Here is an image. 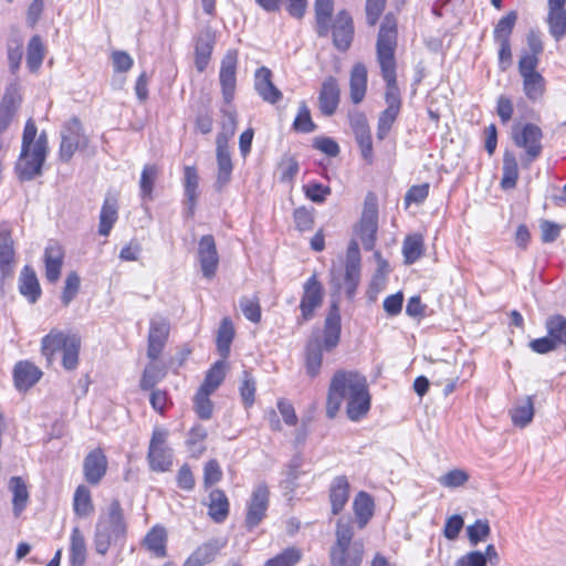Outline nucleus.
<instances>
[{
  "mask_svg": "<svg viewBox=\"0 0 566 566\" xmlns=\"http://www.w3.org/2000/svg\"><path fill=\"white\" fill-rule=\"evenodd\" d=\"M537 61L534 56H521L518 61V73L523 80V92L532 101H539L546 90V81L536 71Z\"/></svg>",
  "mask_w": 566,
  "mask_h": 566,
  "instance_id": "nucleus-9",
  "label": "nucleus"
},
{
  "mask_svg": "<svg viewBox=\"0 0 566 566\" xmlns=\"http://www.w3.org/2000/svg\"><path fill=\"white\" fill-rule=\"evenodd\" d=\"M406 264H413L423 254V239L420 234L408 235L402 243Z\"/></svg>",
  "mask_w": 566,
  "mask_h": 566,
  "instance_id": "nucleus-46",
  "label": "nucleus"
},
{
  "mask_svg": "<svg viewBox=\"0 0 566 566\" xmlns=\"http://www.w3.org/2000/svg\"><path fill=\"white\" fill-rule=\"evenodd\" d=\"M107 458L101 449L92 450L84 459L83 472L87 483L96 485L106 474Z\"/></svg>",
  "mask_w": 566,
  "mask_h": 566,
  "instance_id": "nucleus-21",
  "label": "nucleus"
},
{
  "mask_svg": "<svg viewBox=\"0 0 566 566\" xmlns=\"http://www.w3.org/2000/svg\"><path fill=\"white\" fill-rule=\"evenodd\" d=\"M377 233V209L374 203H365V209L359 224V237L365 250L370 251L375 247Z\"/></svg>",
  "mask_w": 566,
  "mask_h": 566,
  "instance_id": "nucleus-23",
  "label": "nucleus"
},
{
  "mask_svg": "<svg viewBox=\"0 0 566 566\" xmlns=\"http://www.w3.org/2000/svg\"><path fill=\"white\" fill-rule=\"evenodd\" d=\"M81 279L76 272H70L65 279L64 289L61 295V301L64 306H67L76 296L80 291Z\"/></svg>",
  "mask_w": 566,
  "mask_h": 566,
  "instance_id": "nucleus-58",
  "label": "nucleus"
},
{
  "mask_svg": "<svg viewBox=\"0 0 566 566\" xmlns=\"http://www.w3.org/2000/svg\"><path fill=\"white\" fill-rule=\"evenodd\" d=\"M304 193L307 199L315 203L325 202L326 198L331 195L332 190L328 186L319 182H308L303 186Z\"/></svg>",
  "mask_w": 566,
  "mask_h": 566,
  "instance_id": "nucleus-59",
  "label": "nucleus"
},
{
  "mask_svg": "<svg viewBox=\"0 0 566 566\" xmlns=\"http://www.w3.org/2000/svg\"><path fill=\"white\" fill-rule=\"evenodd\" d=\"M316 32L321 38L328 35L331 30V18L334 10L333 0H315Z\"/></svg>",
  "mask_w": 566,
  "mask_h": 566,
  "instance_id": "nucleus-36",
  "label": "nucleus"
},
{
  "mask_svg": "<svg viewBox=\"0 0 566 566\" xmlns=\"http://www.w3.org/2000/svg\"><path fill=\"white\" fill-rule=\"evenodd\" d=\"M339 103V87L336 78H326L319 92V108L324 115L331 116L335 113Z\"/></svg>",
  "mask_w": 566,
  "mask_h": 566,
  "instance_id": "nucleus-29",
  "label": "nucleus"
},
{
  "mask_svg": "<svg viewBox=\"0 0 566 566\" xmlns=\"http://www.w3.org/2000/svg\"><path fill=\"white\" fill-rule=\"evenodd\" d=\"M548 13L546 22L551 35L560 41L566 34V0H547Z\"/></svg>",
  "mask_w": 566,
  "mask_h": 566,
  "instance_id": "nucleus-22",
  "label": "nucleus"
},
{
  "mask_svg": "<svg viewBox=\"0 0 566 566\" xmlns=\"http://www.w3.org/2000/svg\"><path fill=\"white\" fill-rule=\"evenodd\" d=\"M234 337V327L229 317H224L217 333V348L220 356L226 359L230 354V346Z\"/></svg>",
  "mask_w": 566,
  "mask_h": 566,
  "instance_id": "nucleus-43",
  "label": "nucleus"
},
{
  "mask_svg": "<svg viewBox=\"0 0 566 566\" xmlns=\"http://www.w3.org/2000/svg\"><path fill=\"white\" fill-rule=\"evenodd\" d=\"M73 510L78 517H87L94 513L91 491L85 485H78L73 497Z\"/></svg>",
  "mask_w": 566,
  "mask_h": 566,
  "instance_id": "nucleus-42",
  "label": "nucleus"
},
{
  "mask_svg": "<svg viewBox=\"0 0 566 566\" xmlns=\"http://www.w3.org/2000/svg\"><path fill=\"white\" fill-rule=\"evenodd\" d=\"M542 129L532 123L525 124L521 129L515 128L513 132V140L516 146L524 148L526 151V161L531 164L542 154Z\"/></svg>",
  "mask_w": 566,
  "mask_h": 566,
  "instance_id": "nucleus-11",
  "label": "nucleus"
},
{
  "mask_svg": "<svg viewBox=\"0 0 566 566\" xmlns=\"http://www.w3.org/2000/svg\"><path fill=\"white\" fill-rule=\"evenodd\" d=\"M214 45V32L211 28L202 29L195 44V64L199 72H203L208 66Z\"/></svg>",
  "mask_w": 566,
  "mask_h": 566,
  "instance_id": "nucleus-24",
  "label": "nucleus"
},
{
  "mask_svg": "<svg viewBox=\"0 0 566 566\" xmlns=\"http://www.w3.org/2000/svg\"><path fill=\"white\" fill-rule=\"evenodd\" d=\"M239 303L247 319L252 323H259L261 321V306L256 297L250 298L243 296L240 298Z\"/></svg>",
  "mask_w": 566,
  "mask_h": 566,
  "instance_id": "nucleus-60",
  "label": "nucleus"
},
{
  "mask_svg": "<svg viewBox=\"0 0 566 566\" xmlns=\"http://www.w3.org/2000/svg\"><path fill=\"white\" fill-rule=\"evenodd\" d=\"M350 99L354 104L363 102L367 91V67L363 63L354 64L349 77Z\"/></svg>",
  "mask_w": 566,
  "mask_h": 566,
  "instance_id": "nucleus-32",
  "label": "nucleus"
},
{
  "mask_svg": "<svg viewBox=\"0 0 566 566\" xmlns=\"http://www.w3.org/2000/svg\"><path fill=\"white\" fill-rule=\"evenodd\" d=\"M349 125L360 148L363 159L367 164H371L374 160L373 140L366 115L360 112L350 113Z\"/></svg>",
  "mask_w": 566,
  "mask_h": 566,
  "instance_id": "nucleus-15",
  "label": "nucleus"
},
{
  "mask_svg": "<svg viewBox=\"0 0 566 566\" xmlns=\"http://www.w3.org/2000/svg\"><path fill=\"white\" fill-rule=\"evenodd\" d=\"M19 292L30 302L35 303L41 296V286L34 269L24 265L19 276Z\"/></svg>",
  "mask_w": 566,
  "mask_h": 566,
  "instance_id": "nucleus-30",
  "label": "nucleus"
},
{
  "mask_svg": "<svg viewBox=\"0 0 566 566\" xmlns=\"http://www.w3.org/2000/svg\"><path fill=\"white\" fill-rule=\"evenodd\" d=\"M223 545L217 539L203 543L186 559L182 566H203L211 563Z\"/></svg>",
  "mask_w": 566,
  "mask_h": 566,
  "instance_id": "nucleus-34",
  "label": "nucleus"
},
{
  "mask_svg": "<svg viewBox=\"0 0 566 566\" xmlns=\"http://www.w3.org/2000/svg\"><path fill=\"white\" fill-rule=\"evenodd\" d=\"M159 175V168L154 164L144 166L139 180L140 197L143 200L153 199V190Z\"/></svg>",
  "mask_w": 566,
  "mask_h": 566,
  "instance_id": "nucleus-45",
  "label": "nucleus"
},
{
  "mask_svg": "<svg viewBox=\"0 0 566 566\" xmlns=\"http://www.w3.org/2000/svg\"><path fill=\"white\" fill-rule=\"evenodd\" d=\"M227 363L224 359L216 361L208 370L201 388L213 392L226 377Z\"/></svg>",
  "mask_w": 566,
  "mask_h": 566,
  "instance_id": "nucleus-50",
  "label": "nucleus"
},
{
  "mask_svg": "<svg viewBox=\"0 0 566 566\" xmlns=\"http://www.w3.org/2000/svg\"><path fill=\"white\" fill-rule=\"evenodd\" d=\"M490 525L485 520H478L467 528L469 541L472 545L485 539L490 535Z\"/></svg>",
  "mask_w": 566,
  "mask_h": 566,
  "instance_id": "nucleus-62",
  "label": "nucleus"
},
{
  "mask_svg": "<svg viewBox=\"0 0 566 566\" xmlns=\"http://www.w3.org/2000/svg\"><path fill=\"white\" fill-rule=\"evenodd\" d=\"M211 394V391L200 387L193 399L195 410L197 415L199 416V418L205 420L210 419L212 416L213 406L212 401L209 398Z\"/></svg>",
  "mask_w": 566,
  "mask_h": 566,
  "instance_id": "nucleus-54",
  "label": "nucleus"
},
{
  "mask_svg": "<svg viewBox=\"0 0 566 566\" xmlns=\"http://www.w3.org/2000/svg\"><path fill=\"white\" fill-rule=\"evenodd\" d=\"M360 280V253L357 242L352 241L346 252L345 286L348 296L355 294Z\"/></svg>",
  "mask_w": 566,
  "mask_h": 566,
  "instance_id": "nucleus-19",
  "label": "nucleus"
},
{
  "mask_svg": "<svg viewBox=\"0 0 566 566\" xmlns=\"http://www.w3.org/2000/svg\"><path fill=\"white\" fill-rule=\"evenodd\" d=\"M349 499V482L345 475L336 476L329 489V500L333 514H338Z\"/></svg>",
  "mask_w": 566,
  "mask_h": 566,
  "instance_id": "nucleus-33",
  "label": "nucleus"
},
{
  "mask_svg": "<svg viewBox=\"0 0 566 566\" xmlns=\"http://www.w3.org/2000/svg\"><path fill=\"white\" fill-rule=\"evenodd\" d=\"M207 438V430L201 427L197 426L193 427L190 432L187 440V444L191 452L201 454L205 451V447L201 444L202 441Z\"/></svg>",
  "mask_w": 566,
  "mask_h": 566,
  "instance_id": "nucleus-63",
  "label": "nucleus"
},
{
  "mask_svg": "<svg viewBox=\"0 0 566 566\" xmlns=\"http://www.w3.org/2000/svg\"><path fill=\"white\" fill-rule=\"evenodd\" d=\"M168 431L160 428H155L149 441L147 460L150 470L155 472H167L172 468L174 452L168 447Z\"/></svg>",
  "mask_w": 566,
  "mask_h": 566,
  "instance_id": "nucleus-8",
  "label": "nucleus"
},
{
  "mask_svg": "<svg viewBox=\"0 0 566 566\" xmlns=\"http://www.w3.org/2000/svg\"><path fill=\"white\" fill-rule=\"evenodd\" d=\"M512 422L520 427H526L534 417V403L532 397H526L516 402L510 411Z\"/></svg>",
  "mask_w": 566,
  "mask_h": 566,
  "instance_id": "nucleus-40",
  "label": "nucleus"
},
{
  "mask_svg": "<svg viewBox=\"0 0 566 566\" xmlns=\"http://www.w3.org/2000/svg\"><path fill=\"white\" fill-rule=\"evenodd\" d=\"M198 261L203 276L212 279L219 265V255L214 238L211 234L203 235L199 240Z\"/></svg>",
  "mask_w": 566,
  "mask_h": 566,
  "instance_id": "nucleus-16",
  "label": "nucleus"
},
{
  "mask_svg": "<svg viewBox=\"0 0 566 566\" xmlns=\"http://www.w3.org/2000/svg\"><path fill=\"white\" fill-rule=\"evenodd\" d=\"M86 145L85 136L80 119L72 118L66 122L61 130V145L59 156L61 160L69 161L75 151Z\"/></svg>",
  "mask_w": 566,
  "mask_h": 566,
  "instance_id": "nucleus-13",
  "label": "nucleus"
},
{
  "mask_svg": "<svg viewBox=\"0 0 566 566\" xmlns=\"http://www.w3.org/2000/svg\"><path fill=\"white\" fill-rule=\"evenodd\" d=\"M374 506V500L367 492L360 491L356 495L353 509L360 528H363L373 516Z\"/></svg>",
  "mask_w": 566,
  "mask_h": 566,
  "instance_id": "nucleus-39",
  "label": "nucleus"
},
{
  "mask_svg": "<svg viewBox=\"0 0 566 566\" xmlns=\"http://www.w3.org/2000/svg\"><path fill=\"white\" fill-rule=\"evenodd\" d=\"M208 515L216 522L222 523L229 515L230 503L222 490H212L209 494Z\"/></svg>",
  "mask_w": 566,
  "mask_h": 566,
  "instance_id": "nucleus-35",
  "label": "nucleus"
},
{
  "mask_svg": "<svg viewBox=\"0 0 566 566\" xmlns=\"http://www.w3.org/2000/svg\"><path fill=\"white\" fill-rule=\"evenodd\" d=\"M397 35V21L391 14H387L381 22L376 43L377 62L380 67L381 77L386 83L385 101L387 104V107L380 113L378 118L377 138L380 140L390 132L401 108L395 56Z\"/></svg>",
  "mask_w": 566,
  "mask_h": 566,
  "instance_id": "nucleus-1",
  "label": "nucleus"
},
{
  "mask_svg": "<svg viewBox=\"0 0 566 566\" xmlns=\"http://www.w3.org/2000/svg\"><path fill=\"white\" fill-rule=\"evenodd\" d=\"M270 491L264 482L258 483L247 503L245 525L249 530L256 527L266 515Z\"/></svg>",
  "mask_w": 566,
  "mask_h": 566,
  "instance_id": "nucleus-12",
  "label": "nucleus"
},
{
  "mask_svg": "<svg viewBox=\"0 0 566 566\" xmlns=\"http://www.w3.org/2000/svg\"><path fill=\"white\" fill-rule=\"evenodd\" d=\"M64 260L63 248L54 242L44 250L45 279L50 283H56L60 279Z\"/></svg>",
  "mask_w": 566,
  "mask_h": 566,
  "instance_id": "nucleus-26",
  "label": "nucleus"
},
{
  "mask_svg": "<svg viewBox=\"0 0 566 566\" xmlns=\"http://www.w3.org/2000/svg\"><path fill=\"white\" fill-rule=\"evenodd\" d=\"M199 186V176L197 169L192 166H187L184 169V188L185 196L187 201L189 202V208L192 211L196 200H197V190Z\"/></svg>",
  "mask_w": 566,
  "mask_h": 566,
  "instance_id": "nucleus-48",
  "label": "nucleus"
},
{
  "mask_svg": "<svg viewBox=\"0 0 566 566\" xmlns=\"http://www.w3.org/2000/svg\"><path fill=\"white\" fill-rule=\"evenodd\" d=\"M346 403V415L352 421H359L370 410L371 396L365 376L352 370H337L332 377L326 402V415L333 419Z\"/></svg>",
  "mask_w": 566,
  "mask_h": 566,
  "instance_id": "nucleus-2",
  "label": "nucleus"
},
{
  "mask_svg": "<svg viewBox=\"0 0 566 566\" xmlns=\"http://www.w3.org/2000/svg\"><path fill=\"white\" fill-rule=\"evenodd\" d=\"M342 318L337 304H333L324 321L321 333H313L305 347L306 374L314 378L319 374L323 353H332L340 342Z\"/></svg>",
  "mask_w": 566,
  "mask_h": 566,
  "instance_id": "nucleus-3",
  "label": "nucleus"
},
{
  "mask_svg": "<svg viewBox=\"0 0 566 566\" xmlns=\"http://www.w3.org/2000/svg\"><path fill=\"white\" fill-rule=\"evenodd\" d=\"M169 323L163 317H154L150 319L148 333L147 356L151 360H156L161 354L169 335Z\"/></svg>",
  "mask_w": 566,
  "mask_h": 566,
  "instance_id": "nucleus-17",
  "label": "nucleus"
},
{
  "mask_svg": "<svg viewBox=\"0 0 566 566\" xmlns=\"http://www.w3.org/2000/svg\"><path fill=\"white\" fill-rule=\"evenodd\" d=\"M15 263L14 243L11 231L7 228L0 229V272L3 279L13 274Z\"/></svg>",
  "mask_w": 566,
  "mask_h": 566,
  "instance_id": "nucleus-25",
  "label": "nucleus"
},
{
  "mask_svg": "<svg viewBox=\"0 0 566 566\" xmlns=\"http://www.w3.org/2000/svg\"><path fill=\"white\" fill-rule=\"evenodd\" d=\"M256 381L248 370L243 371V379L240 386V396L244 407L249 408L254 403Z\"/></svg>",
  "mask_w": 566,
  "mask_h": 566,
  "instance_id": "nucleus-55",
  "label": "nucleus"
},
{
  "mask_svg": "<svg viewBox=\"0 0 566 566\" xmlns=\"http://www.w3.org/2000/svg\"><path fill=\"white\" fill-rule=\"evenodd\" d=\"M516 20L517 13L515 11H511L500 19L493 32L495 42L510 41Z\"/></svg>",
  "mask_w": 566,
  "mask_h": 566,
  "instance_id": "nucleus-51",
  "label": "nucleus"
},
{
  "mask_svg": "<svg viewBox=\"0 0 566 566\" xmlns=\"http://www.w3.org/2000/svg\"><path fill=\"white\" fill-rule=\"evenodd\" d=\"M126 534V524L122 505L117 499L108 506L107 514L102 515L95 528L94 544L98 554L105 555L112 544L123 541Z\"/></svg>",
  "mask_w": 566,
  "mask_h": 566,
  "instance_id": "nucleus-5",
  "label": "nucleus"
},
{
  "mask_svg": "<svg viewBox=\"0 0 566 566\" xmlns=\"http://www.w3.org/2000/svg\"><path fill=\"white\" fill-rule=\"evenodd\" d=\"M166 375V370L164 367L158 364L150 363L148 364L143 373L140 379V388L143 390H149L156 386Z\"/></svg>",
  "mask_w": 566,
  "mask_h": 566,
  "instance_id": "nucleus-52",
  "label": "nucleus"
},
{
  "mask_svg": "<svg viewBox=\"0 0 566 566\" xmlns=\"http://www.w3.org/2000/svg\"><path fill=\"white\" fill-rule=\"evenodd\" d=\"M468 480L469 474L461 469H453L438 479L441 485L450 489L462 486Z\"/></svg>",
  "mask_w": 566,
  "mask_h": 566,
  "instance_id": "nucleus-61",
  "label": "nucleus"
},
{
  "mask_svg": "<svg viewBox=\"0 0 566 566\" xmlns=\"http://www.w3.org/2000/svg\"><path fill=\"white\" fill-rule=\"evenodd\" d=\"M302 557V552L296 547H289L276 556L268 559L263 566H294Z\"/></svg>",
  "mask_w": 566,
  "mask_h": 566,
  "instance_id": "nucleus-53",
  "label": "nucleus"
},
{
  "mask_svg": "<svg viewBox=\"0 0 566 566\" xmlns=\"http://www.w3.org/2000/svg\"><path fill=\"white\" fill-rule=\"evenodd\" d=\"M221 113L224 119L221 123V132L217 135L216 144L222 139L224 145H228L229 139L234 135L237 129V112L231 104H226V106L221 108Z\"/></svg>",
  "mask_w": 566,
  "mask_h": 566,
  "instance_id": "nucleus-44",
  "label": "nucleus"
},
{
  "mask_svg": "<svg viewBox=\"0 0 566 566\" xmlns=\"http://www.w3.org/2000/svg\"><path fill=\"white\" fill-rule=\"evenodd\" d=\"M298 163L293 156H284L279 164L280 181L290 184L298 174Z\"/></svg>",
  "mask_w": 566,
  "mask_h": 566,
  "instance_id": "nucleus-57",
  "label": "nucleus"
},
{
  "mask_svg": "<svg viewBox=\"0 0 566 566\" xmlns=\"http://www.w3.org/2000/svg\"><path fill=\"white\" fill-rule=\"evenodd\" d=\"M238 51L228 50L221 60L219 82L224 104H231L237 86Z\"/></svg>",
  "mask_w": 566,
  "mask_h": 566,
  "instance_id": "nucleus-14",
  "label": "nucleus"
},
{
  "mask_svg": "<svg viewBox=\"0 0 566 566\" xmlns=\"http://www.w3.org/2000/svg\"><path fill=\"white\" fill-rule=\"evenodd\" d=\"M42 371L32 363L20 361L13 370L15 387L19 390H27L40 380Z\"/></svg>",
  "mask_w": 566,
  "mask_h": 566,
  "instance_id": "nucleus-31",
  "label": "nucleus"
},
{
  "mask_svg": "<svg viewBox=\"0 0 566 566\" xmlns=\"http://www.w3.org/2000/svg\"><path fill=\"white\" fill-rule=\"evenodd\" d=\"M8 488L12 493L13 513L15 516H19L29 502L28 485L22 478L12 476L9 480Z\"/></svg>",
  "mask_w": 566,
  "mask_h": 566,
  "instance_id": "nucleus-37",
  "label": "nucleus"
},
{
  "mask_svg": "<svg viewBox=\"0 0 566 566\" xmlns=\"http://www.w3.org/2000/svg\"><path fill=\"white\" fill-rule=\"evenodd\" d=\"M216 146L218 172L214 186L217 190L220 191L230 182L233 165L228 145H224V142L221 139V142L217 143Z\"/></svg>",
  "mask_w": 566,
  "mask_h": 566,
  "instance_id": "nucleus-27",
  "label": "nucleus"
},
{
  "mask_svg": "<svg viewBox=\"0 0 566 566\" xmlns=\"http://www.w3.org/2000/svg\"><path fill=\"white\" fill-rule=\"evenodd\" d=\"M144 546L157 557L167 555V532L165 527L155 525L145 536Z\"/></svg>",
  "mask_w": 566,
  "mask_h": 566,
  "instance_id": "nucleus-38",
  "label": "nucleus"
},
{
  "mask_svg": "<svg viewBox=\"0 0 566 566\" xmlns=\"http://www.w3.org/2000/svg\"><path fill=\"white\" fill-rule=\"evenodd\" d=\"M44 60V46L39 35L31 38L28 44L27 65L31 72H36Z\"/></svg>",
  "mask_w": 566,
  "mask_h": 566,
  "instance_id": "nucleus-47",
  "label": "nucleus"
},
{
  "mask_svg": "<svg viewBox=\"0 0 566 566\" xmlns=\"http://www.w3.org/2000/svg\"><path fill=\"white\" fill-rule=\"evenodd\" d=\"M254 90L258 95L271 105L279 103L283 98L282 92L272 82V71L261 66L254 74Z\"/></svg>",
  "mask_w": 566,
  "mask_h": 566,
  "instance_id": "nucleus-18",
  "label": "nucleus"
},
{
  "mask_svg": "<svg viewBox=\"0 0 566 566\" xmlns=\"http://www.w3.org/2000/svg\"><path fill=\"white\" fill-rule=\"evenodd\" d=\"M324 296V286L314 273L303 284V292L300 302L301 315L297 317L298 325H302L314 317L315 311L323 305Z\"/></svg>",
  "mask_w": 566,
  "mask_h": 566,
  "instance_id": "nucleus-10",
  "label": "nucleus"
},
{
  "mask_svg": "<svg viewBox=\"0 0 566 566\" xmlns=\"http://www.w3.org/2000/svg\"><path fill=\"white\" fill-rule=\"evenodd\" d=\"M36 134L35 123L29 119L23 129L21 153L15 164V172L22 181H30L42 175L49 151L48 136L42 132L36 138Z\"/></svg>",
  "mask_w": 566,
  "mask_h": 566,
  "instance_id": "nucleus-4",
  "label": "nucleus"
},
{
  "mask_svg": "<svg viewBox=\"0 0 566 566\" xmlns=\"http://www.w3.org/2000/svg\"><path fill=\"white\" fill-rule=\"evenodd\" d=\"M81 338L76 334H65L52 329L41 340V352L49 364H52L57 352H62V365L66 370H74L78 365Z\"/></svg>",
  "mask_w": 566,
  "mask_h": 566,
  "instance_id": "nucleus-6",
  "label": "nucleus"
},
{
  "mask_svg": "<svg viewBox=\"0 0 566 566\" xmlns=\"http://www.w3.org/2000/svg\"><path fill=\"white\" fill-rule=\"evenodd\" d=\"M429 184H421L412 186L405 196V205L409 207L411 203H422L429 195Z\"/></svg>",
  "mask_w": 566,
  "mask_h": 566,
  "instance_id": "nucleus-64",
  "label": "nucleus"
},
{
  "mask_svg": "<svg viewBox=\"0 0 566 566\" xmlns=\"http://www.w3.org/2000/svg\"><path fill=\"white\" fill-rule=\"evenodd\" d=\"M86 558V544L78 527H74L71 534V562L73 566H83Z\"/></svg>",
  "mask_w": 566,
  "mask_h": 566,
  "instance_id": "nucleus-49",
  "label": "nucleus"
},
{
  "mask_svg": "<svg viewBox=\"0 0 566 566\" xmlns=\"http://www.w3.org/2000/svg\"><path fill=\"white\" fill-rule=\"evenodd\" d=\"M335 535L336 542L331 548L332 566H360L364 556V544L360 541H353L352 523L339 520Z\"/></svg>",
  "mask_w": 566,
  "mask_h": 566,
  "instance_id": "nucleus-7",
  "label": "nucleus"
},
{
  "mask_svg": "<svg viewBox=\"0 0 566 566\" xmlns=\"http://www.w3.org/2000/svg\"><path fill=\"white\" fill-rule=\"evenodd\" d=\"M293 128L300 133H311L316 128V125L312 120L311 112L305 102L300 104L298 113L293 123Z\"/></svg>",
  "mask_w": 566,
  "mask_h": 566,
  "instance_id": "nucleus-56",
  "label": "nucleus"
},
{
  "mask_svg": "<svg viewBox=\"0 0 566 566\" xmlns=\"http://www.w3.org/2000/svg\"><path fill=\"white\" fill-rule=\"evenodd\" d=\"M332 29L334 45L340 51H346L349 48L354 35V24L349 13L345 10L339 11L334 20Z\"/></svg>",
  "mask_w": 566,
  "mask_h": 566,
  "instance_id": "nucleus-20",
  "label": "nucleus"
},
{
  "mask_svg": "<svg viewBox=\"0 0 566 566\" xmlns=\"http://www.w3.org/2000/svg\"><path fill=\"white\" fill-rule=\"evenodd\" d=\"M118 199L116 195L107 193L99 212L98 233L108 237L118 219Z\"/></svg>",
  "mask_w": 566,
  "mask_h": 566,
  "instance_id": "nucleus-28",
  "label": "nucleus"
},
{
  "mask_svg": "<svg viewBox=\"0 0 566 566\" xmlns=\"http://www.w3.org/2000/svg\"><path fill=\"white\" fill-rule=\"evenodd\" d=\"M502 172L501 187L504 190L515 188L518 179V165L515 155L511 151H505L503 156Z\"/></svg>",
  "mask_w": 566,
  "mask_h": 566,
  "instance_id": "nucleus-41",
  "label": "nucleus"
}]
</instances>
